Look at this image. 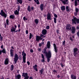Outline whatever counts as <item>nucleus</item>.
<instances>
[{
  "label": "nucleus",
  "mask_w": 79,
  "mask_h": 79,
  "mask_svg": "<svg viewBox=\"0 0 79 79\" xmlns=\"http://www.w3.org/2000/svg\"><path fill=\"white\" fill-rule=\"evenodd\" d=\"M9 61V59L8 58H7L5 59V61H4V64H8V62Z\"/></svg>",
  "instance_id": "f8f14e48"
},
{
  "label": "nucleus",
  "mask_w": 79,
  "mask_h": 79,
  "mask_svg": "<svg viewBox=\"0 0 79 79\" xmlns=\"http://www.w3.org/2000/svg\"><path fill=\"white\" fill-rule=\"evenodd\" d=\"M36 3L37 5H39V4H40V2H39V1H36Z\"/></svg>",
  "instance_id": "37998d69"
},
{
  "label": "nucleus",
  "mask_w": 79,
  "mask_h": 79,
  "mask_svg": "<svg viewBox=\"0 0 79 79\" xmlns=\"http://www.w3.org/2000/svg\"><path fill=\"white\" fill-rule=\"evenodd\" d=\"M1 52L2 53H6V51L5 49H3L2 51H1Z\"/></svg>",
  "instance_id": "2f4dec72"
},
{
  "label": "nucleus",
  "mask_w": 79,
  "mask_h": 79,
  "mask_svg": "<svg viewBox=\"0 0 79 79\" xmlns=\"http://www.w3.org/2000/svg\"><path fill=\"white\" fill-rule=\"evenodd\" d=\"M37 64H35V66H33L34 69L36 71H37Z\"/></svg>",
  "instance_id": "6ab92c4d"
},
{
  "label": "nucleus",
  "mask_w": 79,
  "mask_h": 79,
  "mask_svg": "<svg viewBox=\"0 0 79 79\" xmlns=\"http://www.w3.org/2000/svg\"><path fill=\"white\" fill-rule=\"evenodd\" d=\"M76 27H77V29L79 30V26H77Z\"/></svg>",
  "instance_id": "864d4df0"
},
{
  "label": "nucleus",
  "mask_w": 79,
  "mask_h": 79,
  "mask_svg": "<svg viewBox=\"0 0 79 79\" xmlns=\"http://www.w3.org/2000/svg\"><path fill=\"white\" fill-rule=\"evenodd\" d=\"M60 8L62 11H64L65 9V6H62L60 7Z\"/></svg>",
  "instance_id": "4be33fe9"
},
{
  "label": "nucleus",
  "mask_w": 79,
  "mask_h": 79,
  "mask_svg": "<svg viewBox=\"0 0 79 79\" xmlns=\"http://www.w3.org/2000/svg\"><path fill=\"white\" fill-rule=\"evenodd\" d=\"M41 56L42 57V60H41L42 62H45V58H44V56L43 55V54H41Z\"/></svg>",
  "instance_id": "412c9836"
},
{
  "label": "nucleus",
  "mask_w": 79,
  "mask_h": 79,
  "mask_svg": "<svg viewBox=\"0 0 79 79\" xmlns=\"http://www.w3.org/2000/svg\"><path fill=\"white\" fill-rule=\"evenodd\" d=\"M45 37V36L42 34H41L40 36L36 35V40L37 42L39 41L40 40H42L43 42H45V39H43Z\"/></svg>",
  "instance_id": "f257e3e1"
},
{
  "label": "nucleus",
  "mask_w": 79,
  "mask_h": 79,
  "mask_svg": "<svg viewBox=\"0 0 79 79\" xmlns=\"http://www.w3.org/2000/svg\"><path fill=\"white\" fill-rule=\"evenodd\" d=\"M71 25L68 24L66 26V29L67 30H71Z\"/></svg>",
  "instance_id": "9d476101"
},
{
  "label": "nucleus",
  "mask_w": 79,
  "mask_h": 79,
  "mask_svg": "<svg viewBox=\"0 0 79 79\" xmlns=\"http://www.w3.org/2000/svg\"><path fill=\"white\" fill-rule=\"evenodd\" d=\"M44 5L43 4H41L40 5V8L41 11H42V10H44V8H44Z\"/></svg>",
  "instance_id": "a211bd4d"
},
{
  "label": "nucleus",
  "mask_w": 79,
  "mask_h": 79,
  "mask_svg": "<svg viewBox=\"0 0 79 79\" xmlns=\"http://www.w3.org/2000/svg\"><path fill=\"white\" fill-rule=\"evenodd\" d=\"M32 37H33V35H32V34H31V33H30V35H29L30 39H31Z\"/></svg>",
  "instance_id": "7c9ffc66"
},
{
  "label": "nucleus",
  "mask_w": 79,
  "mask_h": 79,
  "mask_svg": "<svg viewBox=\"0 0 79 79\" xmlns=\"http://www.w3.org/2000/svg\"><path fill=\"white\" fill-rule=\"evenodd\" d=\"M29 79H33V78H32V77H30Z\"/></svg>",
  "instance_id": "774afa93"
},
{
  "label": "nucleus",
  "mask_w": 79,
  "mask_h": 79,
  "mask_svg": "<svg viewBox=\"0 0 79 79\" xmlns=\"http://www.w3.org/2000/svg\"><path fill=\"white\" fill-rule=\"evenodd\" d=\"M17 1L20 4H22L23 3V0H17Z\"/></svg>",
  "instance_id": "c756f323"
},
{
  "label": "nucleus",
  "mask_w": 79,
  "mask_h": 79,
  "mask_svg": "<svg viewBox=\"0 0 79 79\" xmlns=\"http://www.w3.org/2000/svg\"><path fill=\"white\" fill-rule=\"evenodd\" d=\"M48 1H51V2H54V0H48Z\"/></svg>",
  "instance_id": "5fc2aeb1"
},
{
  "label": "nucleus",
  "mask_w": 79,
  "mask_h": 79,
  "mask_svg": "<svg viewBox=\"0 0 79 79\" xmlns=\"http://www.w3.org/2000/svg\"><path fill=\"white\" fill-rule=\"evenodd\" d=\"M27 64L28 65H29L30 64V62H29V61H27Z\"/></svg>",
  "instance_id": "8fccbe9b"
},
{
  "label": "nucleus",
  "mask_w": 79,
  "mask_h": 79,
  "mask_svg": "<svg viewBox=\"0 0 79 79\" xmlns=\"http://www.w3.org/2000/svg\"><path fill=\"white\" fill-rule=\"evenodd\" d=\"M0 15L4 17V18H6V17H7V14H5V13L3 11V10H1Z\"/></svg>",
  "instance_id": "f03ea898"
},
{
  "label": "nucleus",
  "mask_w": 79,
  "mask_h": 79,
  "mask_svg": "<svg viewBox=\"0 0 79 79\" xmlns=\"http://www.w3.org/2000/svg\"><path fill=\"white\" fill-rule=\"evenodd\" d=\"M61 2H62V3L64 4V5H66V4H68V3L66 2H68V0H64L63 1V0H60Z\"/></svg>",
  "instance_id": "4468645a"
},
{
  "label": "nucleus",
  "mask_w": 79,
  "mask_h": 79,
  "mask_svg": "<svg viewBox=\"0 0 79 79\" xmlns=\"http://www.w3.org/2000/svg\"><path fill=\"white\" fill-rule=\"evenodd\" d=\"M54 16L55 18H57L58 17L57 15L55 14H54Z\"/></svg>",
  "instance_id": "79ce46f5"
},
{
  "label": "nucleus",
  "mask_w": 79,
  "mask_h": 79,
  "mask_svg": "<svg viewBox=\"0 0 79 79\" xmlns=\"http://www.w3.org/2000/svg\"><path fill=\"white\" fill-rule=\"evenodd\" d=\"M1 48L3 49V45H2L1 46Z\"/></svg>",
  "instance_id": "603ef678"
},
{
  "label": "nucleus",
  "mask_w": 79,
  "mask_h": 79,
  "mask_svg": "<svg viewBox=\"0 0 79 79\" xmlns=\"http://www.w3.org/2000/svg\"><path fill=\"white\" fill-rule=\"evenodd\" d=\"M71 78L72 79H76V76L74 75H71Z\"/></svg>",
  "instance_id": "393cba45"
},
{
  "label": "nucleus",
  "mask_w": 79,
  "mask_h": 79,
  "mask_svg": "<svg viewBox=\"0 0 79 79\" xmlns=\"http://www.w3.org/2000/svg\"><path fill=\"white\" fill-rule=\"evenodd\" d=\"M73 19H72V20H79V19H77V18L75 17L74 16H73Z\"/></svg>",
  "instance_id": "473e14b6"
},
{
  "label": "nucleus",
  "mask_w": 79,
  "mask_h": 79,
  "mask_svg": "<svg viewBox=\"0 0 79 79\" xmlns=\"http://www.w3.org/2000/svg\"><path fill=\"white\" fill-rule=\"evenodd\" d=\"M15 78L16 79H21V75L18 74L15 76Z\"/></svg>",
  "instance_id": "dca6fc26"
},
{
  "label": "nucleus",
  "mask_w": 79,
  "mask_h": 79,
  "mask_svg": "<svg viewBox=\"0 0 79 79\" xmlns=\"http://www.w3.org/2000/svg\"><path fill=\"white\" fill-rule=\"evenodd\" d=\"M39 71L41 74H42V73H43V69H41L39 70Z\"/></svg>",
  "instance_id": "e433bc0d"
},
{
  "label": "nucleus",
  "mask_w": 79,
  "mask_h": 79,
  "mask_svg": "<svg viewBox=\"0 0 79 79\" xmlns=\"http://www.w3.org/2000/svg\"><path fill=\"white\" fill-rule=\"evenodd\" d=\"M11 71H13V69L14 68V66L13 65H12L11 66Z\"/></svg>",
  "instance_id": "f704fd0d"
},
{
  "label": "nucleus",
  "mask_w": 79,
  "mask_h": 79,
  "mask_svg": "<svg viewBox=\"0 0 79 79\" xmlns=\"http://www.w3.org/2000/svg\"><path fill=\"white\" fill-rule=\"evenodd\" d=\"M70 40H72L73 41V39H72V38H71V37L70 38Z\"/></svg>",
  "instance_id": "052dcab7"
},
{
  "label": "nucleus",
  "mask_w": 79,
  "mask_h": 79,
  "mask_svg": "<svg viewBox=\"0 0 79 79\" xmlns=\"http://www.w3.org/2000/svg\"><path fill=\"white\" fill-rule=\"evenodd\" d=\"M18 26L19 27H19H20V24H18Z\"/></svg>",
  "instance_id": "0e129e2a"
},
{
  "label": "nucleus",
  "mask_w": 79,
  "mask_h": 79,
  "mask_svg": "<svg viewBox=\"0 0 79 79\" xmlns=\"http://www.w3.org/2000/svg\"><path fill=\"white\" fill-rule=\"evenodd\" d=\"M56 32L57 34H58L59 33V30H56Z\"/></svg>",
  "instance_id": "4d7b16f0"
},
{
  "label": "nucleus",
  "mask_w": 79,
  "mask_h": 79,
  "mask_svg": "<svg viewBox=\"0 0 79 79\" xmlns=\"http://www.w3.org/2000/svg\"><path fill=\"white\" fill-rule=\"evenodd\" d=\"M77 34L78 36H79V31L77 32Z\"/></svg>",
  "instance_id": "3c124183"
},
{
  "label": "nucleus",
  "mask_w": 79,
  "mask_h": 79,
  "mask_svg": "<svg viewBox=\"0 0 79 79\" xmlns=\"http://www.w3.org/2000/svg\"><path fill=\"white\" fill-rule=\"evenodd\" d=\"M77 1L78 2H79V0H75V2H74L75 5L76 6H77V5H78L77 4Z\"/></svg>",
  "instance_id": "5701e85b"
},
{
  "label": "nucleus",
  "mask_w": 79,
  "mask_h": 79,
  "mask_svg": "<svg viewBox=\"0 0 79 79\" xmlns=\"http://www.w3.org/2000/svg\"><path fill=\"white\" fill-rule=\"evenodd\" d=\"M26 34H28V31L27 30H26Z\"/></svg>",
  "instance_id": "09e8293b"
},
{
  "label": "nucleus",
  "mask_w": 79,
  "mask_h": 79,
  "mask_svg": "<svg viewBox=\"0 0 79 79\" xmlns=\"http://www.w3.org/2000/svg\"><path fill=\"white\" fill-rule=\"evenodd\" d=\"M22 55L23 56V61L24 63H26V54L24 52V51H23L22 52Z\"/></svg>",
  "instance_id": "7ed1b4c3"
},
{
  "label": "nucleus",
  "mask_w": 79,
  "mask_h": 79,
  "mask_svg": "<svg viewBox=\"0 0 79 79\" xmlns=\"http://www.w3.org/2000/svg\"><path fill=\"white\" fill-rule=\"evenodd\" d=\"M47 46L48 48H50V41H48L47 42Z\"/></svg>",
  "instance_id": "bb28decb"
},
{
  "label": "nucleus",
  "mask_w": 79,
  "mask_h": 79,
  "mask_svg": "<svg viewBox=\"0 0 79 79\" xmlns=\"http://www.w3.org/2000/svg\"><path fill=\"white\" fill-rule=\"evenodd\" d=\"M27 73H22V76L25 77L24 79H29V76H27Z\"/></svg>",
  "instance_id": "39448f33"
},
{
  "label": "nucleus",
  "mask_w": 79,
  "mask_h": 79,
  "mask_svg": "<svg viewBox=\"0 0 79 79\" xmlns=\"http://www.w3.org/2000/svg\"><path fill=\"white\" fill-rule=\"evenodd\" d=\"M30 52L31 53H33V49H31L30 50Z\"/></svg>",
  "instance_id": "de8ad7c7"
},
{
  "label": "nucleus",
  "mask_w": 79,
  "mask_h": 79,
  "mask_svg": "<svg viewBox=\"0 0 79 79\" xmlns=\"http://www.w3.org/2000/svg\"><path fill=\"white\" fill-rule=\"evenodd\" d=\"M61 67H63V66H64L63 65V64H61Z\"/></svg>",
  "instance_id": "e2e57ef3"
},
{
  "label": "nucleus",
  "mask_w": 79,
  "mask_h": 79,
  "mask_svg": "<svg viewBox=\"0 0 79 79\" xmlns=\"http://www.w3.org/2000/svg\"><path fill=\"white\" fill-rule=\"evenodd\" d=\"M63 45H65V41H64L63 42Z\"/></svg>",
  "instance_id": "a18cd8bd"
},
{
  "label": "nucleus",
  "mask_w": 79,
  "mask_h": 79,
  "mask_svg": "<svg viewBox=\"0 0 79 79\" xmlns=\"http://www.w3.org/2000/svg\"><path fill=\"white\" fill-rule=\"evenodd\" d=\"M10 18L11 19H14L15 18V15H11L10 16Z\"/></svg>",
  "instance_id": "c85d7f7f"
},
{
  "label": "nucleus",
  "mask_w": 79,
  "mask_h": 79,
  "mask_svg": "<svg viewBox=\"0 0 79 79\" xmlns=\"http://www.w3.org/2000/svg\"><path fill=\"white\" fill-rule=\"evenodd\" d=\"M72 21L73 24H76V22H77V23H79V20H73Z\"/></svg>",
  "instance_id": "ddd939ff"
},
{
  "label": "nucleus",
  "mask_w": 79,
  "mask_h": 79,
  "mask_svg": "<svg viewBox=\"0 0 79 79\" xmlns=\"http://www.w3.org/2000/svg\"><path fill=\"white\" fill-rule=\"evenodd\" d=\"M23 20H26V17H24L23 18Z\"/></svg>",
  "instance_id": "bf43d9fd"
},
{
  "label": "nucleus",
  "mask_w": 79,
  "mask_h": 79,
  "mask_svg": "<svg viewBox=\"0 0 79 79\" xmlns=\"http://www.w3.org/2000/svg\"><path fill=\"white\" fill-rule=\"evenodd\" d=\"M42 53H44V54H45V55H46V56H48L49 55V53H51V52H50V51H48V53H47V52L46 51V50H45V49L43 50V51H42Z\"/></svg>",
  "instance_id": "423d86ee"
},
{
  "label": "nucleus",
  "mask_w": 79,
  "mask_h": 79,
  "mask_svg": "<svg viewBox=\"0 0 79 79\" xmlns=\"http://www.w3.org/2000/svg\"><path fill=\"white\" fill-rule=\"evenodd\" d=\"M31 9L32 11H33V10H34V8L33 6H32L31 8Z\"/></svg>",
  "instance_id": "c03bdc74"
},
{
  "label": "nucleus",
  "mask_w": 79,
  "mask_h": 79,
  "mask_svg": "<svg viewBox=\"0 0 79 79\" xmlns=\"http://www.w3.org/2000/svg\"><path fill=\"white\" fill-rule=\"evenodd\" d=\"M35 23H36V24H38L39 23V21L38 20H35Z\"/></svg>",
  "instance_id": "4c0bfd02"
},
{
  "label": "nucleus",
  "mask_w": 79,
  "mask_h": 79,
  "mask_svg": "<svg viewBox=\"0 0 79 79\" xmlns=\"http://www.w3.org/2000/svg\"><path fill=\"white\" fill-rule=\"evenodd\" d=\"M14 13L15 15H18L19 14V11H18V12H16L15 11Z\"/></svg>",
  "instance_id": "72a5a7b5"
},
{
  "label": "nucleus",
  "mask_w": 79,
  "mask_h": 79,
  "mask_svg": "<svg viewBox=\"0 0 79 79\" xmlns=\"http://www.w3.org/2000/svg\"><path fill=\"white\" fill-rule=\"evenodd\" d=\"M20 8H21V7L20 6H18V11H19V10H20Z\"/></svg>",
  "instance_id": "a19ab883"
},
{
  "label": "nucleus",
  "mask_w": 79,
  "mask_h": 79,
  "mask_svg": "<svg viewBox=\"0 0 79 79\" xmlns=\"http://www.w3.org/2000/svg\"><path fill=\"white\" fill-rule=\"evenodd\" d=\"M71 31L73 33H75L76 31V28H75V27H72Z\"/></svg>",
  "instance_id": "f3484780"
},
{
  "label": "nucleus",
  "mask_w": 79,
  "mask_h": 79,
  "mask_svg": "<svg viewBox=\"0 0 79 79\" xmlns=\"http://www.w3.org/2000/svg\"><path fill=\"white\" fill-rule=\"evenodd\" d=\"M47 18L48 20H51V14L49 12L47 14Z\"/></svg>",
  "instance_id": "1a4fd4ad"
},
{
  "label": "nucleus",
  "mask_w": 79,
  "mask_h": 79,
  "mask_svg": "<svg viewBox=\"0 0 79 79\" xmlns=\"http://www.w3.org/2000/svg\"><path fill=\"white\" fill-rule=\"evenodd\" d=\"M74 15L75 16H76L77 15V12L75 13H74Z\"/></svg>",
  "instance_id": "49530a36"
},
{
  "label": "nucleus",
  "mask_w": 79,
  "mask_h": 79,
  "mask_svg": "<svg viewBox=\"0 0 79 79\" xmlns=\"http://www.w3.org/2000/svg\"><path fill=\"white\" fill-rule=\"evenodd\" d=\"M14 50L12 49H10V56H11V57H13L14 56V53H13V51Z\"/></svg>",
  "instance_id": "9b49d317"
},
{
  "label": "nucleus",
  "mask_w": 79,
  "mask_h": 79,
  "mask_svg": "<svg viewBox=\"0 0 79 79\" xmlns=\"http://www.w3.org/2000/svg\"><path fill=\"white\" fill-rule=\"evenodd\" d=\"M27 11H28L29 12H30L31 11V6H28L27 8Z\"/></svg>",
  "instance_id": "a878e982"
},
{
  "label": "nucleus",
  "mask_w": 79,
  "mask_h": 79,
  "mask_svg": "<svg viewBox=\"0 0 79 79\" xmlns=\"http://www.w3.org/2000/svg\"><path fill=\"white\" fill-rule=\"evenodd\" d=\"M9 20H6V23L7 25H8V26L9 25Z\"/></svg>",
  "instance_id": "58836bf2"
},
{
  "label": "nucleus",
  "mask_w": 79,
  "mask_h": 79,
  "mask_svg": "<svg viewBox=\"0 0 79 79\" xmlns=\"http://www.w3.org/2000/svg\"><path fill=\"white\" fill-rule=\"evenodd\" d=\"M79 11V9L77 8H75V12L76 13H78Z\"/></svg>",
  "instance_id": "c9c22d12"
},
{
  "label": "nucleus",
  "mask_w": 79,
  "mask_h": 79,
  "mask_svg": "<svg viewBox=\"0 0 79 79\" xmlns=\"http://www.w3.org/2000/svg\"><path fill=\"white\" fill-rule=\"evenodd\" d=\"M11 32H14L16 31V28H14L13 27H12V28L10 29Z\"/></svg>",
  "instance_id": "b1692460"
},
{
  "label": "nucleus",
  "mask_w": 79,
  "mask_h": 79,
  "mask_svg": "<svg viewBox=\"0 0 79 79\" xmlns=\"http://www.w3.org/2000/svg\"><path fill=\"white\" fill-rule=\"evenodd\" d=\"M4 27H5V28H6V23H4Z\"/></svg>",
  "instance_id": "13d9d810"
},
{
  "label": "nucleus",
  "mask_w": 79,
  "mask_h": 79,
  "mask_svg": "<svg viewBox=\"0 0 79 79\" xmlns=\"http://www.w3.org/2000/svg\"><path fill=\"white\" fill-rule=\"evenodd\" d=\"M53 73H56V71L55 70H54L53 71Z\"/></svg>",
  "instance_id": "69168bd1"
},
{
  "label": "nucleus",
  "mask_w": 79,
  "mask_h": 79,
  "mask_svg": "<svg viewBox=\"0 0 79 79\" xmlns=\"http://www.w3.org/2000/svg\"><path fill=\"white\" fill-rule=\"evenodd\" d=\"M41 44L42 45H44V42H42Z\"/></svg>",
  "instance_id": "338daca9"
},
{
  "label": "nucleus",
  "mask_w": 79,
  "mask_h": 79,
  "mask_svg": "<svg viewBox=\"0 0 79 79\" xmlns=\"http://www.w3.org/2000/svg\"><path fill=\"white\" fill-rule=\"evenodd\" d=\"M42 44L41 43H40L39 44V46L40 47H41V46H42Z\"/></svg>",
  "instance_id": "6e6d98bb"
},
{
  "label": "nucleus",
  "mask_w": 79,
  "mask_h": 79,
  "mask_svg": "<svg viewBox=\"0 0 79 79\" xmlns=\"http://www.w3.org/2000/svg\"><path fill=\"white\" fill-rule=\"evenodd\" d=\"M66 10L67 12L70 11V10H69V7L68 6H66Z\"/></svg>",
  "instance_id": "cd10ccee"
},
{
  "label": "nucleus",
  "mask_w": 79,
  "mask_h": 79,
  "mask_svg": "<svg viewBox=\"0 0 79 79\" xmlns=\"http://www.w3.org/2000/svg\"><path fill=\"white\" fill-rule=\"evenodd\" d=\"M54 47V48L55 51V52H57V48H56V44H53Z\"/></svg>",
  "instance_id": "aec40b11"
},
{
  "label": "nucleus",
  "mask_w": 79,
  "mask_h": 79,
  "mask_svg": "<svg viewBox=\"0 0 79 79\" xmlns=\"http://www.w3.org/2000/svg\"><path fill=\"white\" fill-rule=\"evenodd\" d=\"M0 39L1 40H3V38L2 37L0 38Z\"/></svg>",
  "instance_id": "680f3d73"
},
{
  "label": "nucleus",
  "mask_w": 79,
  "mask_h": 79,
  "mask_svg": "<svg viewBox=\"0 0 79 79\" xmlns=\"http://www.w3.org/2000/svg\"><path fill=\"white\" fill-rule=\"evenodd\" d=\"M15 58H14V60L15 62V63H16V62H17V61L18 60V59H19V57L18 56V54H15Z\"/></svg>",
  "instance_id": "20e7f679"
},
{
  "label": "nucleus",
  "mask_w": 79,
  "mask_h": 79,
  "mask_svg": "<svg viewBox=\"0 0 79 79\" xmlns=\"http://www.w3.org/2000/svg\"><path fill=\"white\" fill-rule=\"evenodd\" d=\"M50 28V27L49 26H46V29H49V28Z\"/></svg>",
  "instance_id": "ea45409f"
},
{
  "label": "nucleus",
  "mask_w": 79,
  "mask_h": 79,
  "mask_svg": "<svg viewBox=\"0 0 79 79\" xmlns=\"http://www.w3.org/2000/svg\"><path fill=\"white\" fill-rule=\"evenodd\" d=\"M47 30L45 29H44L42 30V34H43V35H46L47 34Z\"/></svg>",
  "instance_id": "2eb2a0df"
},
{
  "label": "nucleus",
  "mask_w": 79,
  "mask_h": 79,
  "mask_svg": "<svg viewBox=\"0 0 79 79\" xmlns=\"http://www.w3.org/2000/svg\"><path fill=\"white\" fill-rule=\"evenodd\" d=\"M77 50H78V49L77 48H75L73 49V54L75 56H76L77 55Z\"/></svg>",
  "instance_id": "6e6552de"
},
{
  "label": "nucleus",
  "mask_w": 79,
  "mask_h": 79,
  "mask_svg": "<svg viewBox=\"0 0 79 79\" xmlns=\"http://www.w3.org/2000/svg\"><path fill=\"white\" fill-rule=\"evenodd\" d=\"M49 55H48V56H46V57L47 58V61H48V62H49V61H50V58H51V56H52V54L50 53V52H49Z\"/></svg>",
  "instance_id": "0eeeda50"
}]
</instances>
